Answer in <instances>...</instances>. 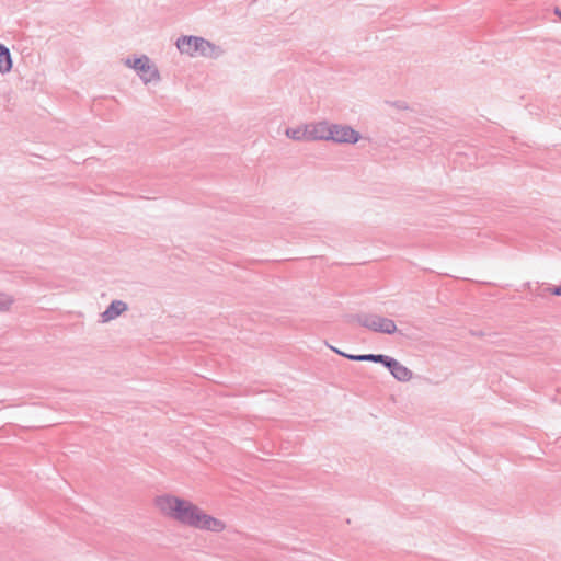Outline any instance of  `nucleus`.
<instances>
[{"mask_svg": "<svg viewBox=\"0 0 561 561\" xmlns=\"http://www.w3.org/2000/svg\"><path fill=\"white\" fill-rule=\"evenodd\" d=\"M154 505L165 517L195 529L220 533L226 528L224 520L213 517L191 501L172 494L154 499Z\"/></svg>", "mask_w": 561, "mask_h": 561, "instance_id": "nucleus-1", "label": "nucleus"}, {"mask_svg": "<svg viewBox=\"0 0 561 561\" xmlns=\"http://www.w3.org/2000/svg\"><path fill=\"white\" fill-rule=\"evenodd\" d=\"M176 47L181 54L190 57L202 56L216 59L224 54L219 46L198 36H181L176 39Z\"/></svg>", "mask_w": 561, "mask_h": 561, "instance_id": "nucleus-2", "label": "nucleus"}, {"mask_svg": "<svg viewBox=\"0 0 561 561\" xmlns=\"http://www.w3.org/2000/svg\"><path fill=\"white\" fill-rule=\"evenodd\" d=\"M124 64L134 69L145 84L160 80L158 68L146 55L138 58H127Z\"/></svg>", "mask_w": 561, "mask_h": 561, "instance_id": "nucleus-3", "label": "nucleus"}, {"mask_svg": "<svg viewBox=\"0 0 561 561\" xmlns=\"http://www.w3.org/2000/svg\"><path fill=\"white\" fill-rule=\"evenodd\" d=\"M356 321L364 328L383 334H393L397 332L396 322L392 319L375 314L363 313L356 317Z\"/></svg>", "mask_w": 561, "mask_h": 561, "instance_id": "nucleus-4", "label": "nucleus"}, {"mask_svg": "<svg viewBox=\"0 0 561 561\" xmlns=\"http://www.w3.org/2000/svg\"><path fill=\"white\" fill-rule=\"evenodd\" d=\"M329 141L339 145H354L362 138L360 134L346 124H332L329 133Z\"/></svg>", "mask_w": 561, "mask_h": 561, "instance_id": "nucleus-5", "label": "nucleus"}, {"mask_svg": "<svg viewBox=\"0 0 561 561\" xmlns=\"http://www.w3.org/2000/svg\"><path fill=\"white\" fill-rule=\"evenodd\" d=\"M330 128L331 123L328 121H320L307 124L308 141H329Z\"/></svg>", "mask_w": 561, "mask_h": 561, "instance_id": "nucleus-6", "label": "nucleus"}, {"mask_svg": "<svg viewBox=\"0 0 561 561\" xmlns=\"http://www.w3.org/2000/svg\"><path fill=\"white\" fill-rule=\"evenodd\" d=\"M383 366L398 381L407 382L413 377V373L393 357L388 356Z\"/></svg>", "mask_w": 561, "mask_h": 561, "instance_id": "nucleus-7", "label": "nucleus"}, {"mask_svg": "<svg viewBox=\"0 0 561 561\" xmlns=\"http://www.w3.org/2000/svg\"><path fill=\"white\" fill-rule=\"evenodd\" d=\"M128 310V305L123 300H113L101 313V322L107 323Z\"/></svg>", "mask_w": 561, "mask_h": 561, "instance_id": "nucleus-8", "label": "nucleus"}, {"mask_svg": "<svg viewBox=\"0 0 561 561\" xmlns=\"http://www.w3.org/2000/svg\"><path fill=\"white\" fill-rule=\"evenodd\" d=\"M331 350L334 351L335 353L351 359V360H354V362H373V363H379V364H382L385 365V362L388 357V355H383V354H363V355H352V354H346V353H343L341 351H339L337 348L335 347H332L331 346Z\"/></svg>", "mask_w": 561, "mask_h": 561, "instance_id": "nucleus-9", "label": "nucleus"}, {"mask_svg": "<svg viewBox=\"0 0 561 561\" xmlns=\"http://www.w3.org/2000/svg\"><path fill=\"white\" fill-rule=\"evenodd\" d=\"M12 69V58L8 47L0 44V72L7 73Z\"/></svg>", "mask_w": 561, "mask_h": 561, "instance_id": "nucleus-10", "label": "nucleus"}, {"mask_svg": "<svg viewBox=\"0 0 561 561\" xmlns=\"http://www.w3.org/2000/svg\"><path fill=\"white\" fill-rule=\"evenodd\" d=\"M285 135L296 141L306 140L308 141V134H307V124L295 127V128H287L285 130Z\"/></svg>", "mask_w": 561, "mask_h": 561, "instance_id": "nucleus-11", "label": "nucleus"}, {"mask_svg": "<svg viewBox=\"0 0 561 561\" xmlns=\"http://www.w3.org/2000/svg\"><path fill=\"white\" fill-rule=\"evenodd\" d=\"M13 298L7 294L0 293V311H8L12 304Z\"/></svg>", "mask_w": 561, "mask_h": 561, "instance_id": "nucleus-12", "label": "nucleus"}, {"mask_svg": "<svg viewBox=\"0 0 561 561\" xmlns=\"http://www.w3.org/2000/svg\"><path fill=\"white\" fill-rule=\"evenodd\" d=\"M398 110H408V104L404 101H396L391 103Z\"/></svg>", "mask_w": 561, "mask_h": 561, "instance_id": "nucleus-13", "label": "nucleus"}, {"mask_svg": "<svg viewBox=\"0 0 561 561\" xmlns=\"http://www.w3.org/2000/svg\"><path fill=\"white\" fill-rule=\"evenodd\" d=\"M552 295L561 296V285L549 289Z\"/></svg>", "mask_w": 561, "mask_h": 561, "instance_id": "nucleus-14", "label": "nucleus"}, {"mask_svg": "<svg viewBox=\"0 0 561 561\" xmlns=\"http://www.w3.org/2000/svg\"><path fill=\"white\" fill-rule=\"evenodd\" d=\"M554 14L558 15L560 18V20H561V9L556 8L554 9Z\"/></svg>", "mask_w": 561, "mask_h": 561, "instance_id": "nucleus-15", "label": "nucleus"}]
</instances>
